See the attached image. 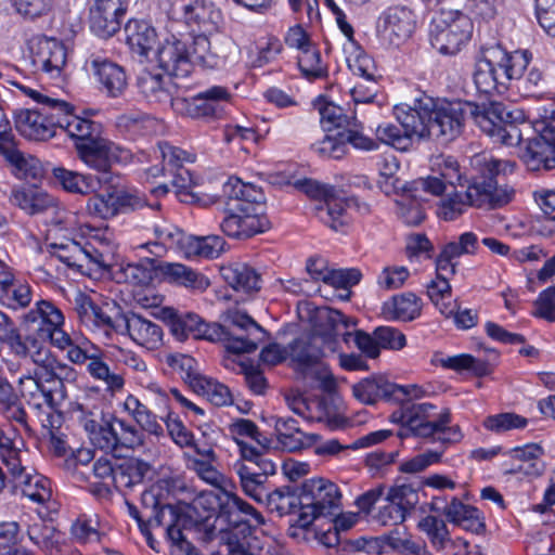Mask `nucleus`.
Segmentation results:
<instances>
[{"mask_svg":"<svg viewBox=\"0 0 555 555\" xmlns=\"http://www.w3.org/2000/svg\"><path fill=\"white\" fill-rule=\"evenodd\" d=\"M184 488L179 477H163L141 494V508L150 524L164 527L167 540L176 555H198L196 547L188 541L183 530L204 522L209 516L197 515L201 501L192 504L173 505L168 501L170 494Z\"/></svg>","mask_w":555,"mask_h":555,"instance_id":"nucleus-1","label":"nucleus"},{"mask_svg":"<svg viewBox=\"0 0 555 555\" xmlns=\"http://www.w3.org/2000/svg\"><path fill=\"white\" fill-rule=\"evenodd\" d=\"M223 193L228 201L220 229L227 236L247 240L271 228L260 190L237 178H230L223 186Z\"/></svg>","mask_w":555,"mask_h":555,"instance_id":"nucleus-2","label":"nucleus"},{"mask_svg":"<svg viewBox=\"0 0 555 555\" xmlns=\"http://www.w3.org/2000/svg\"><path fill=\"white\" fill-rule=\"evenodd\" d=\"M416 115L405 116L408 127L420 133L423 140H436L449 143L459 138L470 116V102L433 98L422 93L415 98Z\"/></svg>","mask_w":555,"mask_h":555,"instance_id":"nucleus-3","label":"nucleus"},{"mask_svg":"<svg viewBox=\"0 0 555 555\" xmlns=\"http://www.w3.org/2000/svg\"><path fill=\"white\" fill-rule=\"evenodd\" d=\"M505 167L506 163L500 159L492 158L486 162L479 172L472 177L464 196L462 193L454 192L441 202L437 211L438 217L452 221L464 212L466 206L492 209L509 203L514 190L499 183Z\"/></svg>","mask_w":555,"mask_h":555,"instance_id":"nucleus-4","label":"nucleus"},{"mask_svg":"<svg viewBox=\"0 0 555 555\" xmlns=\"http://www.w3.org/2000/svg\"><path fill=\"white\" fill-rule=\"evenodd\" d=\"M436 405L423 402L421 405L405 404L395 410L389 421L399 424L398 438L420 437L439 441L443 446L461 441L463 435L459 425L450 426L451 412L446 408L436 420L430 421Z\"/></svg>","mask_w":555,"mask_h":555,"instance_id":"nucleus-5","label":"nucleus"},{"mask_svg":"<svg viewBox=\"0 0 555 555\" xmlns=\"http://www.w3.org/2000/svg\"><path fill=\"white\" fill-rule=\"evenodd\" d=\"M69 138L78 157L90 168L107 175L112 163L128 162L132 154L103 137V125L94 120H80L69 127Z\"/></svg>","mask_w":555,"mask_h":555,"instance_id":"nucleus-6","label":"nucleus"},{"mask_svg":"<svg viewBox=\"0 0 555 555\" xmlns=\"http://www.w3.org/2000/svg\"><path fill=\"white\" fill-rule=\"evenodd\" d=\"M470 117L482 132L505 145H517L521 141L519 122H524L521 111H509L502 102L473 103Z\"/></svg>","mask_w":555,"mask_h":555,"instance_id":"nucleus-7","label":"nucleus"},{"mask_svg":"<svg viewBox=\"0 0 555 555\" xmlns=\"http://www.w3.org/2000/svg\"><path fill=\"white\" fill-rule=\"evenodd\" d=\"M237 446L241 460L234 463L233 468L240 477L241 488L247 496L263 503L270 490L268 478L276 473V465L268 457L267 452L244 441L237 440Z\"/></svg>","mask_w":555,"mask_h":555,"instance_id":"nucleus-8","label":"nucleus"},{"mask_svg":"<svg viewBox=\"0 0 555 555\" xmlns=\"http://www.w3.org/2000/svg\"><path fill=\"white\" fill-rule=\"evenodd\" d=\"M323 347L321 338L309 332L301 334L288 344L291 360L296 364V371L306 379L318 383L324 391L335 388V379L326 364L322 362Z\"/></svg>","mask_w":555,"mask_h":555,"instance_id":"nucleus-9","label":"nucleus"},{"mask_svg":"<svg viewBox=\"0 0 555 555\" xmlns=\"http://www.w3.org/2000/svg\"><path fill=\"white\" fill-rule=\"evenodd\" d=\"M300 491L301 512L297 519L300 528H308L320 517L334 516L340 509L339 489L327 479H308L301 485Z\"/></svg>","mask_w":555,"mask_h":555,"instance_id":"nucleus-10","label":"nucleus"},{"mask_svg":"<svg viewBox=\"0 0 555 555\" xmlns=\"http://www.w3.org/2000/svg\"><path fill=\"white\" fill-rule=\"evenodd\" d=\"M470 18L459 10H441L433 18L429 36L434 49L443 55H454L470 39Z\"/></svg>","mask_w":555,"mask_h":555,"instance_id":"nucleus-11","label":"nucleus"},{"mask_svg":"<svg viewBox=\"0 0 555 555\" xmlns=\"http://www.w3.org/2000/svg\"><path fill=\"white\" fill-rule=\"evenodd\" d=\"M33 373L20 378L21 396L30 409L61 406L67 399V389L42 363H35Z\"/></svg>","mask_w":555,"mask_h":555,"instance_id":"nucleus-12","label":"nucleus"},{"mask_svg":"<svg viewBox=\"0 0 555 555\" xmlns=\"http://www.w3.org/2000/svg\"><path fill=\"white\" fill-rule=\"evenodd\" d=\"M537 137L528 140L521 159L532 171L555 170V102L543 108Z\"/></svg>","mask_w":555,"mask_h":555,"instance_id":"nucleus-13","label":"nucleus"},{"mask_svg":"<svg viewBox=\"0 0 555 555\" xmlns=\"http://www.w3.org/2000/svg\"><path fill=\"white\" fill-rule=\"evenodd\" d=\"M162 319L168 325L171 334L184 341L190 336L194 339L220 341L225 334V327L218 323H207L193 312H179L173 308H163Z\"/></svg>","mask_w":555,"mask_h":555,"instance_id":"nucleus-14","label":"nucleus"},{"mask_svg":"<svg viewBox=\"0 0 555 555\" xmlns=\"http://www.w3.org/2000/svg\"><path fill=\"white\" fill-rule=\"evenodd\" d=\"M294 186L313 199L324 201V206L319 207L321 220L331 229L338 231L348 223L346 209L354 203L353 198H335L334 186L308 178L297 180Z\"/></svg>","mask_w":555,"mask_h":555,"instance_id":"nucleus-15","label":"nucleus"},{"mask_svg":"<svg viewBox=\"0 0 555 555\" xmlns=\"http://www.w3.org/2000/svg\"><path fill=\"white\" fill-rule=\"evenodd\" d=\"M74 311L81 325L88 328H100L106 334H119L125 313L115 301L95 304L90 296L79 292L74 299Z\"/></svg>","mask_w":555,"mask_h":555,"instance_id":"nucleus-16","label":"nucleus"},{"mask_svg":"<svg viewBox=\"0 0 555 555\" xmlns=\"http://www.w3.org/2000/svg\"><path fill=\"white\" fill-rule=\"evenodd\" d=\"M420 482L396 483L389 488L375 519L383 526L401 525L418 503Z\"/></svg>","mask_w":555,"mask_h":555,"instance_id":"nucleus-17","label":"nucleus"},{"mask_svg":"<svg viewBox=\"0 0 555 555\" xmlns=\"http://www.w3.org/2000/svg\"><path fill=\"white\" fill-rule=\"evenodd\" d=\"M416 21L413 12L406 7H391L377 18L376 30L380 40L399 48L413 35Z\"/></svg>","mask_w":555,"mask_h":555,"instance_id":"nucleus-18","label":"nucleus"},{"mask_svg":"<svg viewBox=\"0 0 555 555\" xmlns=\"http://www.w3.org/2000/svg\"><path fill=\"white\" fill-rule=\"evenodd\" d=\"M127 5L122 0H88V24L102 39L116 35L122 25Z\"/></svg>","mask_w":555,"mask_h":555,"instance_id":"nucleus-19","label":"nucleus"},{"mask_svg":"<svg viewBox=\"0 0 555 555\" xmlns=\"http://www.w3.org/2000/svg\"><path fill=\"white\" fill-rule=\"evenodd\" d=\"M234 515L223 514L221 504L219 505V516L230 527L227 538L228 555H261L263 550L262 542L254 534L256 528L250 524V518L244 517L238 512H235Z\"/></svg>","mask_w":555,"mask_h":555,"instance_id":"nucleus-20","label":"nucleus"},{"mask_svg":"<svg viewBox=\"0 0 555 555\" xmlns=\"http://www.w3.org/2000/svg\"><path fill=\"white\" fill-rule=\"evenodd\" d=\"M89 64L100 92L108 99L125 95L129 87V75L125 66L100 55L91 56Z\"/></svg>","mask_w":555,"mask_h":555,"instance_id":"nucleus-21","label":"nucleus"},{"mask_svg":"<svg viewBox=\"0 0 555 555\" xmlns=\"http://www.w3.org/2000/svg\"><path fill=\"white\" fill-rule=\"evenodd\" d=\"M310 321L312 328L309 333L319 336L323 345H335L339 335L348 343L352 333H340V328H349L358 323L356 319L330 307L317 308Z\"/></svg>","mask_w":555,"mask_h":555,"instance_id":"nucleus-22","label":"nucleus"},{"mask_svg":"<svg viewBox=\"0 0 555 555\" xmlns=\"http://www.w3.org/2000/svg\"><path fill=\"white\" fill-rule=\"evenodd\" d=\"M416 112L415 99L411 105L403 103L396 105L393 107V114L400 126L390 122L379 125L376 129L377 142L391 145L397 150L405 151L409 149L414 138L423 140L420 133H414L410 130L406 124L408 121L403 119L405 116L414 117Z\"/></svg>","mask_w":555,"mask_h":555,"instance_id":"nucleus-23","label":"nucleus"},{"mask_svg":"<svg viewBox=\"0 0 555 555\" xmlns=\"http://www.w3.org/2000/svg\"><path fill=\"white\" fill-rule=\"evenodd\" d=\"M156 56L159 67L175 79L186 78L192 73L190 43L181 38L171 36L166 39Z\"/></svg>","mask_w":555,"mask_h":555,"instance_id":"nucleus-24","label":"nucleus"},{"mask_svg":"<svg viewBox=\"0 0 555 555\" xmlns=\"http://www.w3.org/2000/svg\"><path fill=\"white\" fill-rule=\"evenodd\" d=\"M53 116H47L40 108H23L15 113L14 121L18 133L29 141H48L55 137Z\"/></svg>","mask_w":555,"mask_h":555,"instance_id":"nucleus-25","label":"nucleus"},{"mask_svg":"<svg viewBox=\"0 0 555 555\" xmlns=\"http://www.w3.org/2000/svg\"><path fill=\"white\" fill-rule=\"evenodd\" d=\"M185 24L193 31L211 34L219 29L222 13L211 0H191L182 7Z\"/></svg>","mask_w":555,"mask_h":555,"instance_id":"nucleus-26","label":"nucleus"},{"mask_svg":"<svg viewBox=\"0 0 555 555\" xmlns=\"http://www.w3.org/2000/svg\"><path fill=\"white\" fill-rule=\"evenodd\" d=\"M30 51L33 64L38 70L59 75L66 64V48L55 38H39Z\"/></svg>","mask_w":555,"mask_h":555,"instance_id":"nucleus-27","label":"nucleus"},{"mask_svg":"<svg viewBox=\"0 0 555 555\" xmlns=\"http://www.w3.org/2000/svg\"><path fill=\"white\" fill-rule=\"evenodd\" d=\"M0 154L10 166L12 175L17 179L36 183L43 178L44 169L41 162L34 155L20 151L15 139L2 146Z\"/></svg>","mask_w":555,"mask_h":555,"instance_id":"nucleus-28","label":"nucleus"},{"mask_svg":"<svg viewBox=\"0 0 555 555\" xmlns=\"http://www.w3.org/2000/svg\"><path fill=\"white\" fill-rule=\"evenodd\" d=\"M119 334H128L140 346L149 349L157 348L163 339L162 327L137 313L125 314L122 324H119Z\"/></svg>","mask_w":555,"mask_h":555,"instance_id":"nucleus-29","label":"nucleus"},{"mask_svg":"<svg viewBox=\"0 0 555 555\" xmlns=\"http://www.w3.org/2000/svg\"><path fill=\"white\" fill-rule=\"evenodd\" d=\"M348 66L350 70L369 83L366 93L362 94V85L358 83L351 90V95L357 103H369L377 95V69L373 59L365 53H359L349 60Z\"/></svg>","mask_w":555,"mask_h":555,"instance_id":"nucleus-30","label":"nucleus"},{"mask_svg":"<svg viewBox=\"0 0 555 555\" xmlns=\"http://www.w3.org/2000/svg\"><path fill=\"white\" fill-rule=\"evenodd\" d=\"M158 281L176 283L184 287L205 291L209 287V280L202 273L178 262L158 260Z\"/></svg>","mask_w":555,"mask_h":555,"instance_id":"nucleus-31","label":"nucleus"},{"mask_svg":"<svg viewBox=\"0 0 555 555\" xmlns=\"http://www.w3.org/2000/svg\"><path fill=\"white\" fill-rule=\"evenodd\" d=\"M172 77H165L160 74L142 72L137 80L139 92L151 103L171 104L173 100Z\"/></svg>","mask_w":555,"mask_h":555,"instance_id":"nucleus-32","label":"nucleus"},{"mask_svg":"<svg viewBox=\"0 0 555 555\" xmlns=\"http://www.w3.org/2000/svg\"><path fill=\"white\" fill-rule=\"evenodd\" d=\"M422 299L412 292L393 295L382 306V314L386 320L411 322L422 313Z\"/></svg>","mask_w":555,"mask_h":555,"instance_id":"nucleus-33","label":"nucleus"},{"mask_svg":"<svg viewBox=\"0 0 555 555\" xmlns=\"http://www.w3.org/2000/svg\"><path fill=\"white\" fill-rule=\"evenodd\" d=\"M115 425L116 416L105 415L103 412H101V422L96 420H86L85 422V428L89 433L92 443L105 452L120 449L118 429Z\"/></svg>","mask_w":555,"mask_h":555,"instance_id":"nucleus-34","label":"nucleus"},{"mask_svg":"<svg viewBox=\"0 0 555 555\" xmlns=\"http://www.w3.org/2000/svg\"><path fill=\"white\" fill-rule=\"evenodd\" d=\"M274 430L279 443L288 452L299 451L310 446L319 438L317 434L304 433L298 426V421L293 417H278L275 420Z\"/></svg>","mask_w":555,"mask_h":555,"instance_id":"nucleus-35","label":"nucleus"},{"mask_svg":"<svg viewBox=\"0 0 555 555\" xmlns=\"http://www.w3.org/2000/svg\"><path fill=\"white\" fill-rule=\"evenodd\" d=\"M448 521L476 534L483 533L486 524L480 511L453 498L442 509Z\"/></svg>","mask_w":555,"mask_h":555,"instance_id":"nucleus-36","label":"nucleus"},{"mask_svg":"<svg viewBox=\"0 0 555 555\" xmlns=\"http://www.w3.org/2000/svg\"><path fill=\"white\" fill-rule=\"evenodd\" d=\"M491 52L501 72V79L504 80L506 86L512 80L517 82L532 60V53L529 50L507 52L503 49H495Z\"/></svg>","mask_w":555,"mask_h":555,"instance_id":"nucleus-37","label":"nucleus"},{"mask_svg":"<svg viewBox=\"0 0 555 555\" xmlns=\"http://www.w3.org/2000/svg\"><path fill=\"white\" fill-rule=\"evenodd\" d=\"M125 34L130 50L140 56H147L158 40L155 28L146 21L130 20L125 26Z\"/></svg>","mask_w":555,"mask_h":555,"instance_id":"nucleus-38","label":"nucleus"},{"mask_svg":"<svg viewBox=\"0 0 555 555\" xmlns=\"http://www.w3.org/2000/svg\"><path fill=\"white\" fill-rule=\"evenodd\" d=\"M393 383L384 375L374 374L352 386L356 399L364 404H375L379 400L392 401Z\"/></svg>","mask_w":555,"mask_h":555,"instance_id":"nucleus-39","label":"nucleus"},{"mask_svg":"<svg viewBox=\"0 0 555 555\" xmlns=\"http://www.w3.org/2000/svg\"><path fill=\"white\" fill-rule=\"evenodd\" d=\"M220 272L223 280L235 291L250 294L261 288L260 273L246 263L224 266Z\"/></svg>","mask_w":555,"mask_h":555,"instance_id":"nucleus-40","label":"nucleus"},{"mask_svg":"<svg viewBox=\"0 0 555 555\" xmlns=\"http://www.w3.org/2000/svg\"><path fill=\"white\" fill-rule=\"evenodd\" d=\"M0 343L9 347L18 358H27L31 349L37 348V338L22 337L15 322L0 310Z\"/></svg>","mask_w":555,"mask_h":555,"instance_id":"nucleus-41","label":"nucleus"},{"mask_svg":"<svg viewBox=\"0 0 555 555\" xmlns=\"http://www.w3.org/2000/svg\"><path fill=\"white\" fill-rule=\"evenodd\" d=\"M10 203L29 215L41 214L56 206V199L53 196L33 188H14L10 195Z\"/></svg>","mask_w":555,"mask_h":555,"instance_id":"nucleus-42","label":"nucleus"},{"mask_svg":"<svg viewBox=\"0 0 555 555\" xmlns=\"http://www.w3.org/2000/svg\"><path fill=\"white\" fill-rule=\"evenodd\" d=\"M474 82L477 90L485 94H491L494 91L501 93L507 88L504 80L501 79V72L492 52L490 56H483L477 61Z\"/></svg>","mask_w":555,"mask_h":555,"instance_id":"nucleus-43","label":"nucleus"},{"mask_svg":"<svg viewBox=\"0 0 555 555\" xmlns=\"http://www.w3.org/2000/svg\"><path fill=\"white\" fill-rule=\"evenodd\" d=\"M516 88L524 98H555V92L551 89L546 72L537 66H532L527 73L522 74L516 83Z\"/></svg>","mask_w":555,"mask_h":555,"instance_id":"nucleus-44","label":"nucleus"},{"mask_svg":"<svg viewBox=\"0 0 555 555\" xmlns=\"http://www.w3.org/2000/svg\"><path fill=\"white\" fill-rule=\"evenodd\" d=\"M379 540L401 555H430L426 542L423 539H413L404 526L396 527Z\"/></svg>","mask_w":555,"mask_h":555,"instance_id":"nucleus-45","label":"nucleus"},{"mask_svg":"<svg viewBox=\"0 0 555 555\" xmlns=\"http://www.w3.org/2000/svg\"><path fill=\"white\" fill-rule=\"evenodd\" d=\"M151 472L150 463L137 457L127 459L116 466L114 486L117 489L132 488L142 483Z\"/></svg>","mask_w":555,"mask_h":555,"instance_id":"nucleus-46","label":"nucleus"},{"mask_svg":"<svg viewBox=\"0 0 555 555\" xmlns=\"http://www.w3.org/2000/svg\"><path fill=\"white\" fill-rule=\"evenodd\" d=\"M301 491L291 486H283L269 490L264 496V504L271 512H278L279 515H287L301 512Z\"/></svg>","mask_w":555,"mask_h":555,"instance_id":"nucleus-47","label":"nucleus"},{"mask_svg":"<svg viewBox=\"0 0 555 555\" xmlns=\"http://www.w3.org/2000/svg\"><path fill=\"white\" fill-rule=\"evenodd\" d=\"M53 176L67 192L88 195L96 191L101 179L91 175H82L63 167L53 169Z\"/></svg>","mask_w":555,"mask_h":555,"instance_id":"nucleus-48","label":"nucleus"},{"mask_svg":"<svg viewBox=\"0 0 555 555\" xmlns=\"http://www.w3.org/2000/svg\"><path fill=\"white\" fill-rule=\"evenodd\" d=\"M28 357L34 363H42L63 385L77 380V371L67 363L61 362L55 357H52L48 349L41 347L38 339L37 348L31 349Z\"/></svg>","mask_w":555,"mask_h":555,"instance_id":"nucleus-49","label":"nucleus"},{"mask_svg":"<svg viewBox=\"0 0 555 555\" xmlns=\"http://www.w3.org/2000/svg\"><path fill=\"white\" fill-rule=\"evenodd\" d=\"M43 113L47 116H53L54 118V131L63 129L69 135V127L80 120H89V118L78 116L74 113L75 107L73 104L52 98L47 105L41 106Z\"/></svg>","mask_w":555,"mask_h":555,"instance_id":"nucleus-50","label":"nucleus"},{"mask_svg":"<svg viewBox=\"0 0 555 555\" xmlns=\"http://www.w3.org/2000/svg\"><path fill=\"white\" fill-rule=\"evenodd\" d=\"M24 320L27 323L40 322L38 327L39 334L40 330H50L54 326L64 325L62 311L49 300H39L36 307L25 314Z\"/></svg>","mask_w":555,"mask_h":555,"instance_id":"nucleus-51","label":"nucleus"},{"mask_svg":"<svg viewBox=\"0 0 555 555\" xmlns=\"http://www.w3.org/2000/svg\"><path fill=\"white\" fill-rule=\"evenodd\" d=\"M153 231L160 245L167 246L168 249L178 250L185 256L186 250H190L192 247L189 242L191 235L172 223L163 222L156 224Z\"/></svg>","mask_w":555,"mask_h":555,"instance_id":"nucleus-52","label":"nucleus"},{"mask_svg":"<svg viewBox=\"0 0 555 555\" xmlns=\"http://www.w3.org/2000/svg\"><path fill=\"white\" fill-rule=\"evenodd\" d=\"M190 59L192 69L194 65L214 69L221 64V57L211 51L207 34H199L193 37L190 43Z\"/></svg>","mask_w":555,"mask_h":555,"instance_id":"nucleus-53","label":"nucleus"},{"mask_svg":"<svg viewBox=\"0 0 555 555\" xmlns=\"http://www.w3.org/2000/svg\"><path fill=\"white\" fill-rule=\"evenodd\" d=\"M87 371L94 379L102 380L108 392L114 393L124 388V377L120 374L112 372L107 363L103 361L101 354L91 353L90 361L87 364Z\"/></svg>","mask_w":555,"mask_h":555,"instance_id":"nucleus-54","label":"nucleus"},{"mask_svg":"<svg viewBox=\"0 0 555 555\" xmlns=\"http://www.w3.org/2000/svg\"><path fill=\"white\" fill-rule=\"evenodd\" d=\"M167 364L179 374L180 378L194 390L204 377L198 371L197 361L188 354L177 353L167 357Z\"/></svg>","mask_w":555,"mask_h":555,"instance_id":"nucleus-55","label":"nucleus"},{"mask_svg":"<svg viewBox=\"0 0 555 555\" xmlns=\"http://www.w3.org/2000/svg\"><path fill=\"white\" fill-rule=\"evenodd\" d=\"M95 243L104 245L103 241H98L96 238L93 242H87L85 245H81V253L86 256L82 259L85 269L95 273L109 271L113 255L108 250L100 249Z\"/></svg>","mask_w":555,"mask_h":555,"instance_id":"nucleus-56","label":"nucleus"},{"mask_svg":"<svg viewBox=\"0 0 555 555\" xmlns=\"http://www.w3.org/2000/svg\"><path fill=\"white\" fill-rule=\"evenodd\" d=\"M27 534L48 555L57 552L60 532L51 524L42 520L35 521L28 526Z\"/></svg>","mask_w":555,"mask_h":555,"instance_id":"nucleus-57","label":"nucleus"},{"mask_svg":"<svg viewBox=\"0 0 555 555\" xmlns=\"http://www.w3.org/2000/svg\"><path fill=\"white\" fill-rule=\"evenodd\" d=\"M16 486L22 487L23 494L36 503H46L52 495L50 480L40 474L28 473Z\"/></svg>","mask_w":555,"mask_h":555,"instance_id":"nucleus-58","label":"nucleus"},{"mask_svg":"<svg viewBox=\"0 0 555 555\" xmlns=\"http://www.w3.org/2000/svg\"><path fill=\"white\" fill-rule=\"evenodd\" d=\"M158 260L144 258L138 263H130L125 269L127 280L135 285L146 286L158 280Z\"/></svg>","mask_w":555,"mask_h":555,"instance_id":"nucleus-59","label":"nucleus"},{"mask_svg":"<svg viewBox=\"0 0 555 555\" xmlns=\"http://www.w3.org/2000/svg\"><path fill=\"white\" fill-rule=\"evenodd\" d=\"M189 242L192 247L190 250H186V258L198 256L214 259L222 253L225 245V241L219 235H209L204 237L191 235V240Z\"/></svg>","mask_w":555,"mask_h":555,"instance_id":"nucleus-60","label":"nucleus"},{"mask_svg":"<svg viewBox=\"0 0 555 555\" xmlns=\"http://www.w3.org/2000/svg\"><path fill=\"white\" fill-rule=\"evenodd\" d=\"M221 511H223V514H231L232 516H235V512L241 513L244 517L250 518V524L255 528L264 524L263 516L254 506L232 492H224V500L221 501Z\"/></svg>","mask_w":555,"mask_h":555,"instance_id":"nucleus-61","label":"nucleus"},{"mask_svg":"<svg viewBox=\"0 0 555 555\" xmlns=\"http://www.w3.org/2000/svg\"><path fill=\"white\" fill-rule=\"evenodd\" d=\"M301 54L298 57V66L302 75L310 79H320L327 76V68L322 63L321 53L319 50L312 47L300 51Z\"/></svg>","mask_w":555,"mask_h":555,"instance_id":"nucleus-62","label":"nucleus"},{"mask_svg":"<svg viewBox=\"0 0 555 555\" xmlns=\"http://www.w3.org/2000/svg\"><path fill=\"white\" fill-rule=\"evenodd\" d=\"M199 385L193 391L205 396L216 406L231 404L233 399L228 386L204 376L199 379Z\"/></svg>","mask_w":555,"mask_h":555,"instance_id":"nucleus-63","label":"nucleus"},{"mask_svg":"<svg viewBox=\"0 0 555 555\" xmlns=\"http://www.w3.org/2000/svg\"><path fill=\"white\" fill-rule=\"evenodd\" d=\"M321 116V124L325 131H332L334 129H346L351 126L354 121V117H349L344 114V109L340 106L335 105L332 102H324L319 107Z\"/></svg>","mask_w":555,"mask_h":555,"instance_id":"nucleus-64","label":"nucleus"}]
</instances>
